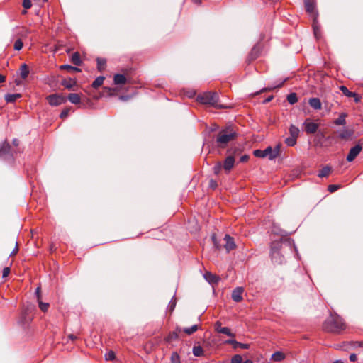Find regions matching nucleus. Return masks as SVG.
I'll use <instances>...</instances> for the list:
<instances>
[{"label":"nucleus","instance_id":"nucleus-46","mask_svg":"<svg viewBox=\"0 0 363 363\" xmlns=\"http://www.w3.org/2000/svg\"><path fill=\"white\" fill-rule=\"evenodd\" d=\"M69 111H70L69 108H66L64 110H62V111L60 113V118H66L69 115Z\"/></svg>","mask_w":363,"mask_h":363},{"label":"nucleus","instance_id":"nucleus-37","mask_svg":"<svg viewBox=\"0 0 363 363\" xmlns=\"http://www.w3.org/2000/svg\"><path fill=\"white\" fill-rule=\"evenodd\" d=\"M352 135V133L347 130H343L341 131L339 134V137L342 139H346L349 137H350Z\"/></svg>","mask_w":363,"mask_h":363},{"label":"nucleus","instance_id":"nucleus-40","mask_svg":"<svg viewBox=\"0 0 363 363\" xmlns=\"http://www.w3.org/2000/svg\"><path fill=\"white\" fill-rule=\"evenodd\" d=\"M242 358L240 355L236 354L231 359V363H242Z\"/></svg>","mask_w":363,"mask_h":363},{"label":"nucleus","instance_id":"nucleus-18","mask_svg":"<svg viewBox=\"0 0 363 363\" xmlns=\"http://www.w3.org/2000/svg\"><path fill=\"white\" fill-rule=\"evenodd\" d=\"M331 171L332 169L330 166H325L319 171L318 176L320 178L327 177L330 175Z\"/></svg>","mask_w":363,"mask_h":363},{"label":"nucleus","instance_id":"nucleus-10","mask_svg":"<svg viewBox=\"0 0 363 363\" xmlns=\"http://www.w3.org/2000/svg\"><path fill=\"white\" fill-rule=\"evenodd\" d=\"M243 288L237 287L232 292V298L235 302H240L242 300Z\"/></svg>","mask_w":363,"mask_h":363},{"label":"nucleus","instance_id":"nucleus-38","mask_svg":"<svg viewBox=\"0 0 363 363\" xmlns=\"http://www.w3.org/2000/svg\"><path fill=\"white\" fill-rule=\"evenodd\" d=\"M23 43L21 39H18L14 43V49L16 50H20L22 49Z\"/></svg>","mask_w":363,"mask_h":363},{"label":"nucleus","instance_id":"nucleus-31","mask_svg":"<svg viewBox=\"0 0 363 363\" xmlns=\"http://www.w3.org/2000/svg\"><path fill=\"white\" fill-rule=\"evenodd\" d=\"M296 141H297V138L293 137V136L290 135V136H289L288 138H286L285 143L288 146L293 147V146H294L296 144Z\"/></svg>","mask_w":363,"mask_h":363},{"label":"nucleus","instance_id":"nucleus-4","mask_svg":"<svg viewBox=\"0 0 363 363\" xmlns=\"http://www.w3.org/2000/svg\"><path fill=\"white\" fill-rule=\"evenodd\" d=\"M235 133L233 130L225 129L219 132L216 142L219 147H225V145L235 138Z\"/></svg>","mask_w":363,"mask_h":363},{"label":"nucleus","instance_id":"nucleus-30","mask_svg":"<svg viewBox=\"0 0 363 363\" xmlns=\"http://www.w3.org/2000/svg\"><path fill=\"white\" fill-rule=\"evenodd\" d=\"M171 363H181L179 354L177 352H173L170 357Z\"/></svg>","mask_w":363,"mask_h":363},{"label":"nucleus","instance_id":"nucleus-7","mask_svg":"<svg viewBox=\"0 0 363 363\" xmlns=\"http://www.w3.org/2000/svg\"><path fill=\"white\" fill-rule=\"evenodd\" d=\"M306 10L314 19H316L318 13L315 11V4L314 0H304Z\"/></svg>","mask_w":363,"mask_h":363},{"label":"nucleus","instance_id":"nucleus-48","mask_svg":"<svg viewBox=\"0 0 363 363\" xmlns=\"http://www.w3.org/2000/svg\"><path fill=\"white\" fill-rule=\"evenodd\" d=\"M212 240L213 242V244H214V246L216 247V249H220V245H218L215 235H212Z\"/></svg>","mask_w":363,"mask_h":363},{"label":"nucleus","instance_id":"nucleus-20","mask_svg":"<svg viewBox=\"0 0 363 363\" xmlns=\"http://www.w3.org/2000/svg\"><path fill=\"white\" fill-rule=\"evenodd\" d=\"M62 84L65 88L70 89L76 84V81L72 78L65 79L62 80Z\"/></svg>","mask_w":363,"mask_h":363},{"label":"nucleus","instance_id":"nucleus-41","mask_svg":"<svg viewBox=\"0 0 363 363\" xmlns=\"http://www.w3.org/2000/svg\"><path fill=\"white\" fill-rule=\"evenodd\" d=\"M223 165L220 162H218L217 163L214 167H213V172L216 174H218L220 173V172L221 171V169H222Z\"/></svg>","mask_w":363,"mask_h":363},{"label":"nucleus","instance_id":"nucleus-44","mask_svg":"<svg viewBox=\"0 0 363 363\" xmlns=\"http://www.w3.org/2000/svg\"><path fill=\"white\" fill-rule=\"evenodd\" d=\"M23 6L25 9H28L32 6L30 0H23Z\"/></svg>","mask_w":363,"mask_h":363},{"label":"nucleus","instance_id":"nucleus-17","mask_svg":"<svg viewBox=\"0 0 363 363\" xmlns=\"http://www.w3.org/2000/svg\"><path fill=\"white\" fill-rule=\"evenodd\" d=\"M21 97V94H8L5 96V100L7 103H13Z\"/></svg>","mask_w":363,"mask_h":363},{"label":"nucleus","instance_id":"nucleus-9","mask_svg":"<svg viewBox=\"0 0 363 363\" xmlns=\"http://www.w3.org/2000/svg\"><path fill=\"white\" fill-rule=\"evenodd\" d=\"M224 241L225 242L224 247L228 252L235 248L234 240L229 235H225Z\"/></svg>","mask_w":363,"mask_h":363},{"label":"nucleus","instance_id":"nucleus-62","mask_svg":"<svg viewBox=\"0 0 363 363\" xmlns=\"http://www.w3.org/2000/svg\"><path fill=\"white\" fill-rule=\"evenodd\" d=\"M242 363H253V362L250 359H247V360L244 361Z\"/></svg>","mask_w":363,"mask_h":363},{"label":"nucleus","instance_id":"nucleus-13","mask_svg":"<svg viewBox=\"0 0 363 363\" xmlns=\"http://www.w3.org/2000/svg\"><path fill=\"white\" fill-rule=\"evenodd\" d=\"M308 104L315 110H320L322 108V104L318 98L310 99Z\"/></svg>","mask_w":363,"mask_h":363},{"label":"nucleus","instance_id":"nucleus-29","mask_svg":"<svg viewBox=\"0 0 363 363\" xmlns=\"http://www.w3.org/2000/svg\"><path fill=\"white\" fill-rule=\"evenodd\" d=\"M300 130L298 127L294 125H291L289 128V133L291 136L296 137L298 138L299 135Z\"/></svg>","mask_w":363,"mask_h":363},{"label":"nucleus","instance_id":"nucleus-1","mask_svg":"<svg viewBox=\"0 0 363 363\" xmlns=\"http://www.w3.org/2000/svg\"><path fill=\"white\" fill-rule=\"evenodd\" d=\"M346 328L342 318L336 313H331L323 324V329L327 332L338 333Z\"/></svg>","mask_w":363,"mask_h":363},{"label":"nucleus","instance_id":"nucleus-54","mask_svg":"<svg viewBox=\"0 0 363 363\" xmlns=\"http://www.w3.org/2000/svg\"><path fill=\"white\" fill-rule=\"evenodd\" d=\"M350 360L351 362H354L357 360V355L355 354H351L350 355Z\"/></svg>","mask_w":363,"mask_h":363},{"label":"nucleus","instance_id":"nucleus-25","mask_svg":"<svg viewBox=\"0 0 363 363\" xmlns=\"http://www.w3.org/2000/svg\"><path fill=\"white\" fill-rule=\"evenodd\" d=\"M97 69L99 72H102L106 67V60L104 58H97Z\"/></svg>","mask_w":363,"mask_h":363},{"label":"nucleus","instance_id":"nucleus-35","mask_svg":"<svg viewBox=\"0 0 363 363\" xmlns=\"http://www.w3.org/2000/svg\"><path fill=\"white\" fill-rule=\"evenodd\" d=\"M38 306H39V308L40 309L43 311V312H46L48 311V308H49V303H43L41 300L40 301H38Z\"/></svg>","mask_w":363,"mask_h":363},{"label":"nucleus","instance_id":"nucleus-12","mask_svg":"<svg viewBox=\"0 0 363 363\" xmlns=\"http://www.w3.org/2000/svg\"><path fill=\"white\" fill-rule=\"evenodd\" d=\"M226 344L232 345L234 348L240 347L242 349H249L250 345L245 343L239 342L235 340H228L225 341Z\"/></svg>","mask_w":363,"mask_h":363},{"label":"nucleus","instance_id":"nucleus-61","mask_svg":"<svg viewBox=\"0 0 363 363\" xmlns=\"http://www.w3.org/2000/svg\"><path fill=\"white\" fill-rule=\"evenodd\" d=\"M272 96H270V97L267 98V99L264 101V102H265V103L269 102V101H270L272 100Z\"/></svg>","mask_w":363,"mask_h":363},{"label":"nucleus","instance_id":"nucleus-43","mask_svg":"<svg viewBox=\"0 0 363 363\" xmlns=\"http://www.w3.org/2000/svg\"><path fill=\"white\" fill-rule=\"evenodd\" d=\"M215 330L220 333V329H223L224 327H222V323L220 321H217L214 325Z\"/></svg>","mask_w":363,"mask_h":363},{"label":"nucleus","instance_id":"nucleus-2","mask_svg":"<svg viewBox=\"0 0 363 363\" xmlns=\"http://www.w3.org/2000/svg\"><path fill=\"white\" fill-rule=\"evenodd\" d=\"M281 147V145L279 143L276 145L274 148H272L271 146H269L264 150H254L253 154L257 157L264 158L267 157L270 160H272L280 155Z\"/></svg>","mask_w":363,"mask_h":363},{"label":"nucleus","instance_id":"nucleus-39","mask_svg":"<svg viewBox=\"0 0 363 363\" xmlns=\"http://www.w3.org/2000/svg\"><path fill=\"white\" fill-rule=\"evenodd\" d=\"M115 358H116L115 353H114V352H113L111 350L108 351L105 354V359L106 360H113Z\"/></svg>","mask_w":363,"mask_h":363},{"label":"nucleus","instance_id":"nucleus-3","mask_svg":"<svg viewBox=\"0 0 363 363\" xmlns=\"http://www.w3.org/2000/svg\"><path fill=\"white\" fill-rule=\"evenodd\" d=\"M219 96L216 92H204L197 96V101L203 104H208L215 107H222L218 105Z\"/></svg>","mask_w":363,"mask_h":363},{"label":"nucleus","instance_id":"nucleus-8","mask_svg":"<svg viewBox=\"0 0 363 363\" xmlns=\"http://www.w3.org/2000/svg\"><path fill=\"white\" fill-rule=\"evenodd\" d=\"M362 150V147L359 144H357L354 147H352L350 150V152L347 156V160L350 162H352L356 158V157L360 153Z\"/></svg>","mask_w":363,"mask_h":363},{"label":"nucleus","instance_id":"nucleus-36","mask_svg":"<svg viewBox=\"0 0 363 363\" xmlns=\"http://www.w3.org/2000/svg\"><path fill=\"white\" fill-rule=\"evenodd\" d=\"M220 333L225 334L231 337H235V334L233 333L231 330L227 327H224L223 329H220Z\"/></svg>","mask_w":363,"mask_h":363},{"label":"nucleus","instance_id":"nucleus-51","mask_svg":"<svg viewBox=\"0 0 363 363\" xmlns=\"http://www.w3.org/2000/svg\"><path fill=\"white\" fill-rule=\"evenodd\" d=\"M249 160V156L247 155H242L240 159V161L241 162H247V160Z\"/></svg>","mask_w":363,"mask_h":363},{"label":"nucleus","instance_id":"nucleus-15","mask_svg":"<svg viewBox=\"0 0 363 363\" xmlns=\"http://www.w3.org/2000/svg\"><path fill=\"white\" fill-rule=\"evenodd\" d=\"M206 280L210 284H216L219 281V277L211 272H206L204 274Z\"/></svg>","mask_w":363,"mask_h":363},{"label":"nucleus","instance_id":"nucleus-56","mask_svg":"<svg viewBox=\"0 0 363 363\" xmlns=\"http://www.w3.org/2000/svg\"><path fill=\"white\" fill-rule=\"evenodd\" d=\"M6 80L5 76L0 74V84L4 82Z\"/></svg>","mask_w":363,"mask_h":363},{"label":"nucleus","instance_id":"nucleus-23","mask_svg":"<svg viewBox=\"0 0 363 363\" xmlns=\"http://www.w3.org/2000/svg\"><path fill=\"white\" fill-rule=\"evenodd\" d=\"M60 69L61 70H67L69 72H79L81 71L79 68H77L76 67H72L69 65H62L60 67Z\"/></svg>","mask_w":363,"mask_h":363},{"label":"nucleus","instance_id":"nucleus-64","mask_svg":"<svg viewBox=\"0 0 363 363\" xmlns=\"http://www.w3.org/2000/svg\"><path fill=\"white\" fill-rule=\"evenodd\" d=\"M22 13H23V14H25V13H26V10H24V11H23V12H22Z\"/></svg>","mask_w":363,"mask_h":363},{"label":"nucleus","instance_id":"nucleus-57","mask_svg":"<svg viewBox=\"0 0 363 363\" xmlns=\"http://www.w3.org/2000/svg\"><path fill=\"white\" fill-rule=\"evenodd\" d=\"M18 247L17 245L16 246L15 249L13 250V252L11 253V255H15L17 252H18Z\"/></svg>","mask_w":363,"mask_h":363},{"label":"nucleus","instance_id":"nucleus-55","mask_svg":"<svg viewBox=\"0 0 363 363\" xmlns=\"http://www.w3.org/2000/svg\"><path fill=\"white\" fill-rule=\"evenodd\" d=\"M177 334H175V333H174V334H172V335H170L167 338V341H170V340H171L172 338H173V337L177 338Z\"/></svg>","mask_w":363,"mask_h":363},{"label":"nucleus","instance_id":"nucleus-52","mask_svg":"<svg viewBox=\"0 0 363 363\" xmlns=\"http://www.w3.org/2000/svg\"><path fill=\"white\" fill-rule=\"evenodd\" d=\"M278 252L277 250H275L273 247L272 248V252H271V256H272V259H275L276 257V255H278Z\"/></svg>","mask_w":363,"mask_h":363},{"label":"nucleus","instance_id":"nucleus-53","mask_svg":"<svg viewBox=\"0 0 363 363\" xmlns=\"http://www.w3.org/2000/svg\"><path fill=\"white\" fill-rule=\"evenodd\" d=\"M210 186H211L212 189H215V188L217 186V184H216V182L214 180L211 179V180L210 181Z\"/></svg>","mask_w":363,"mask_h":363},{"label":"nucleus","instance_id":"nucleus-6","mask_svg":"<svg viewBox=\"0 0 363 363\" xmlns=\"http://www.w3.org/2000/svg\"><path fill=\"white\" fill-rule=\"evenodd\" d=\"M304 130L307 134H314L317 132L319 125L307 118L303 123Z\"/></svg>","mask_w":363,"mask_h":363},{"label":"nucleus","instance_id":"nucleus-58","mask_svg":"<svg viewBox=\"0 0 363 363\" xmlns=\"http://www.w3.org/2000/svg\"><path fill=\"white\" fill-rule=\"evenodd\" d=\"M192 1L197 4H201V0H192Z\"/></svg>","mask_w":363,"mask_h":363},{"label":"nucleus","instance_id":"nucleus-33","mask_svg":"<svg viewBox=\"0 0 363 363\" xmlns=\"http://www.w3.org/2000/svg\"><path fill=\"white\" fill-rule=\"evenodd\" d=\"M287 101L290 104H294L298 101L297 95L295 93H291L287 96Z\"/></svg>","mask_w":363,"mask_h":363},{"label":"nucleus","instance_id":"nucleus-47","mask_svg":"<svg viewBox=\"0 0 363 363\" xmlns=\"http://www.w3.org/2000/svg\"><path fill=\"white\" fill-rule=\"evenodd\" d=\"M9 273H10V267H4L3 269V272H2V277L4 278H5L9 276Z\"/></svg>","mask_w":363,"mask_h":363},{"label":"nucleus","instance_id":"nucleus-11","mask_svg":"<svg viewBox=\"0 0 363 363\" xmlns=\"http://www.w3.org/2000/svg\"><path fill=\"white\" fill-rule=\"evenodd\" d=\"M235 164V158L233 156H228L225 158L224 163H223V169L225 172H229L233 167H234Z\"/></svg>","mask_w":363,"mask_h":363},{"label":"nucleus","instance_id":"nucleus-19","mask_svg":"<svg viewBox=\"0 0 363 363\" xmlns=\"http://www.w3.org/2000/svg\"><path fill=\"white\" fill-rule=\"evenodd\" d=\"M67 99L73 104H79L81 101V97L78 94H69Z\"/></svg>","mask_w":363,"mask_h":363},{"label":"nucleus","instance_id":"nucleus-34","mask_svg":"<svg viewBox=\"0 0 363 363\" xmlns=\"http://www.w3.org/2000/svg\"><path fill=\"white\" fill-rule=\"evenodd\" d=\"M345 117H346V115L344 114V113H341L339 116L338 118H337L335 121H334V123L336 124V125H345V123H346V121H345Z\"/></svg>","mask_w":363,"mask_h":363},{"label":"nucleus","instance_id":"nucleus-60","mask_svg":"<svg viewBox=\"0 0 363 363\" xmlns=\"http://www.w3.org/2000/svg\"><path fill=\"white\" fill-rule=\"evenodd\" d=\"M69 337L72 340L76 339V337L74 335H70Z\"/></svg>","mask_w":363,"mask_h":363},{"label":"nucleus","instance_id":"nucleus-21","mask_svg":"<svg viewBox=\"0 0 363 363\" xmlns=\"http://www.w3.org/2000/svg\"><path fill=\"white\" fill-rule=\"evenodd\" d=\"M29 74V69L26 64H23L20 67V75L23 79H26Z\"/></svg>","mask_w":363,"mask_h":363},{"label":"nucleus","instance_id":"nucleus-45","mask_svg":"<svg viewBox=\"0 0 363 363\" xmlns=\"http://www.w3.org/2000/svg\"><path fill=\"white\" fill-rule=\"evenodd\" d=\"M35 295L37 298V301L41 300V289L40 286L35 289Z\"/></svg>","mask_w":363,"mask_h":363},{"label":"nucleus","instance_id":"nucleus-5","mask_svg":"<svg viewBox=\"0 0 363 363\" xmlns=\"http://www.w3.org/2000/svg\"><path fill=\"white\" fill-rule=\"evenodd\" d=\"M48 104L52 106H57L66 102L67 99L62 94H51L46 98Z\"/></svg>","mask_w":363,"mask_h":363},{"label":"nucleus","instance_id":"nucleus-27","mask_svg":"<svg viewBox=\"0 0 363 363\" xmlns=\"http://www.w3.org/2000/svg\"><path fill=\"white\" fill-rule=\"evenodd\" d=\"M193 354L195 357H202L204 354V351L201 346H194L192 350Z\"/></svg>","mask_w":363,"mask_h":363},{"label":"nucleus","instance_id":"nucleus-42","mask_svg":"<svg viewBox=\"0 0 363 363\" xmlns=\"http://www.w3.org/2000/svg\"><path fill=\"white\" fill-rule=\"evenodd\" d=\"M339 189H340V186L339 185H336V184H330V185H329L328 186V190L330 193H333V192L336 191Z\"/></svg>","mask_w":363,"mask_h":363},{"label":"nucleus","instance_id":"nucleus-63","mask_svg":"<svg viewBox=\"0 0 363 363\" xmlns=\"http://www.w3.org/2000/svg\"><path fill=\"white\" fill-rule=\"evenodd\" d=\"M333 363H343L341 360H337L334 362Z\"/></svg>","mask_w":363,"mask_h":363},{"label":"nucleus","instance_id":"nucleus-14","mask_svg":"<svg viewBox=\"0 0 363 363\" xmlns=\"http://www.w3.org/2000/svg\"><path fill=\"white\" fill-rule=\"evenodd\" d=\"M340 90L344 94V95H345L346 96L354 97L355 101L357 102L359 101V96L356 93L349 91L346 86H342L340 87Z\"/></svg>","mask_w":363,"mask_h":363},{"label":"nucleus","instance_id":"nucleus-50","mask_svg":"<svg viewBox=\"0 0 363 363\" xmlns=\"http://www.w3.org/2000/svg\"><path fill=\"white\" fill-rule=\"evenodd\" d=\"M354 347H359L363 348V341H357L353 342Z\"/></svg>","mask_w":363,"mask_h":363},{"label":"nucleus","instance_id":"nucleus-16","mask_svg":"<svg viewBox=\"0 0 363 363\" xmlns=\"http://www.w3.org/2000/svg\"><path fill=\"white\" fill-rule=\"evenodd\" d=\"M113 82L115 84L123 85L126 83V77L121 74H116L113 77Z\"/></svg>","mask_w":363,"mask_h":363},{"label":"nucleus","instance_id":"nucleus-59","mask_svg":"<svg viewBox=\"0 0 363 363\" xmlns=\"http://www.w3.org/2000/svg\"><path fill=\"white\" fill-rule=\"evenodd\" d=\"M13 143L14 145H18V140L17 139H14L13 141Z\"/></svg>","mask_w":363,"mask_h":363},{"label":"nucleus","instance_id":"nucleus-32","mask_svg":"<svg viewBox=\"0 0 363 363\" xmlns=\"http://www.w3.org/2000/svg\"><path fill=\"white\" fill-rule=\"evenodd\" d=\"M198 329H199V326L197 325H194L190 328H184L183 331L187 335H191L194 333H195L196 331H197Z\"/></svg>","mask_w":363,"mask_h":363},{"label":"nucleus","instance_id":"nucleus-26","mask_svg":"<svg viewBox=\"0 0 363 363\" xmlns=\"http://www.w3.org/2000/svg\"><path fill=\"white\" fill-rule=\"evenodd\" d=\"M285 359V354L281 352H276L272 356V359L275 362H280Z\"/></svg>","mask_w":363,"mask_h":363},{"label":"nucleus","instance_id":"nucleus-49","mask_svg":"<svg viewBox=\"0 0 363 363\" xmlns=\"http://www.w3.org/2000/svg\"><path fill=\"white\" fill-rule=\"evenodd\" d=\"M9 148V145H4L3 147L0 149V155H3L4 152Z\"/></svg>","mask_w":363,"mask_h":363},{"label":"nucleus","instance_id":"nucleus-24","mask_svg":"<svg viewBox=\"0 0 363 363\" xmlns=\"http://www.w3.org/2000/svg\"><path fill=\"white\" fill-rule=\"evenodd\" d=\"M105 79V77L103 76L98 77L93 82H92V87L94 89L99 88L104 83V81Z\"/></svg>","mask_w":363,"mask_h":363},{"label":"nucleus","instance_id":"nucleus-22","mask_svg":"<svg viewBox=\"0 0 363 363\" xmlns=\"http://www.w3.org/2000/svg\"><path fill=\"white\" fill-rule=\"evenodd\" d=\"M71 62L77 66L81 65L82 60L80 58V55L78 52H76L72 54V55L71 57Z\"/></svg>","mask_w":363,"mask_h":363},{"label":"nucleus","instance_id":"nucleus-28","mask_svg":"<svg viewBox=\"0 0 363 363\" xmlns=\"http://www.w3.org/2000/svg\"><path fill=\"white\" fill-rule=\"evenodd\" d=\"M313 28V33H314V35H315V38L319 39L321 36V33H320V29L319 26L317 25L316 19H314Z\"/></svg>","mask_w":363,"mask_h":363}]
</instances>
